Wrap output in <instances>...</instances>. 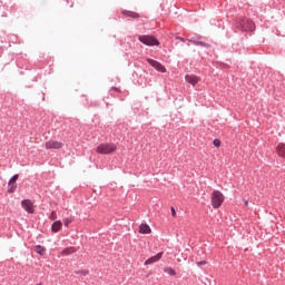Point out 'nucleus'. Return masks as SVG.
<instances>
[{
	"mask_svg": "<svg viewBox=\"0 0 285 285\" xmlns=\"http://www.w3.org/2000/svg\"><path fill=\"white\" fill-rule=\"evenodd\" d=\"M188 42L206 49L212 48V45H208V42H203V36H199L198 33H193L190 38H188Z\"/></svg>",
	"mask_w": 285,
	"mask_h": 285,
	"instance_id": "nucleus-1",
	"label": "nucleus"
},
{
	"mask_svg": "<svg viewBox=\"0 0 285 285\" xmlns=\"http://www.w3.org/2000/svg\"><path fill=\"white\" fill-rule=\"evenodd\" d=\"M225 197L219 190H214L212 195V206L217 209L224 203Z\"/></svg>",
	"mask_w": 285,
	"mask_h": 285,
	"instance_id": "nucleus-2",
	"label": "nucleus"
},
{
	"mask_svg": "<svg viewBox=\"0 0 285 285\" xmlns=\"http://www.w3.org/2000/svg\"><path fill=\"white\" fill-rule=\"evenodd\" d=\"M138 40L148 47L159 46L160 42L155 38V36H138Z\"/></svg>",
	"mask_w": 285,
	"mask_h": 285,
	"instance_id": "nucleus-3",
	"label": "nucleus"
},
{
	"mask_svg": "<svg viewBox=\"0 0 285 285\" xmlns=\"http://www.w3.org/2000/svg\"><path fill=\"white\" fill-rule=\"evenodd\" d=\"M237 24L242 26L243 30L246 32H253L256 28L255 22H253V20H249V18H240Z\"/></svg>",
	"mask_w": 285,
	"mask_h": 285,
	"instance_id": "nucleus-4",
	"label": "nucleus"
},
{
	"mask_svg": "<svg viewBox=\"0 0 285 285\" xmlns=\"http://www.w3.org/2000/svg\"><path fill=\"white\" fill-rule=\"evenodd\" d=\"M117 146L115 144H101L97 147V153L101 155H109L116 151Z\"/></svg>",
	"mask_w": 285,
	"mask_h": 285,
	"instance_id": "nucleus-5",
	"label": "nucleus"
},
{
	"mask_svg": "<svg viewBox=\"0 0 285 285\" xmlns=\"http://www.w3.org/2000/svg\"><path fill=\"white\" fill-rule=\"evenodd\" d=\"M147 62L155 68L157 71L165 73L166 68L163 66L161 62H158V60H153V58H147Z\"/></svg>",
	"mask_w": 285,
	"mask_h": 285,
	"instance_id": "nucleus-6",
	"label": "nucleus"
},
{
	"mask_svg": "<svg viewBox=\"0 0 285 285\" xmlns=\"http://www.w3.org/2000/svg\"><path fill=\"white\" fill-rule=\"evenodd\" d=\"M21 206L27 213L35 214V204H32L29 199H23L21 202Z\"/></svg>",
	"mask_w": 285,
	"mask_h": 285,
	"instance_id": "nucleus-7",
	"label": "nucleus"
},
{
	"mask_svg": "<svg viewBox=\"0 0 285 285\" xmlns=\"http://www.w3.org/2000/svg\"><path fill=\"white\" fill-rule=\"evenodd\" d=\"M46 149H61L63 147L62 142L55 141V140H49L45 144Z\"/></svg>",
	"mask_w": 285,
	"mask_h": 285,
	"instance_id": "nucleus-8",
	"label": "nucleus"
},
{
	"mask_svg": "<svg viewBox=\"0 0 285 285\" xmlns=\"http://www.w3.org/2000/svg\"><path fill=\"white\" fill-rule=\"evenodd\" d=\"M121 14L124 17L130 18V19H135L138 20L140 18V16L138 13H136V11H127L126 9H124L121 11Z\"/></svg>",
	"mask_w": 285,
	"mask_h": 285,
	"instance_id": "nucleus-9",
	"label": "nucleus"
},
{
	"mask_svg": "<svg viewBox=\"0 0 285 285\" xmlns=\"http://www.w3.org/2000/svg\"><path fill=\"white\" fill-rule=\"evenodd\" d=\"M185 80H186L188 83H190V85H193V86L195 87V86L198 83L199 78L196 77V76H194V75H187V76L185 77Z\"/></svg>",
	"mask_w": 285,
	"mask_h": 285,
	"instance_id": "nucleus-10",
	"label": "nucleus"
},
{
	"mask_svg": "<svg viewBox=\"0 0 285 285\" xmlns=\"http://www.w3.org/2000/svg\"><path fill=\"white\" fill-rule=\"evenodd\" d=\"M161 257H163V253H158L157 255H155V256L148 258V259L145 262V265L154 264V263L158 262Z\"/></svg>",
	"mask_w": 285,
	"mask_h": 285,
	"instance_id": "nucleus-11",
	"label": "nucleus"
},
{
	"mask_svg": "<svg viewBox=\"0 0 285 285\" xmlns=\"http://www.w3.org/2000/svg\"><path fill=\"white\" fill-rule=\"evenodd\" d=\"M62 227V223L60 220H56L52 225H51V232L52 233H58Z\"/></svg>",
	"mask_w": 285,
	"mask_h": 285,
	"instance_id": "nucleus-12",
	"label": "nucleus"
},
{
	"mask_svg": "<svg viewBox=\"0 0 285 285\" xmlns=\"http://www.w3.org/2000/svg\"><path fill=\"white\" fill-rule=\"evenodd\" d=\"M279 157L285 158V144H279L276 148Z\"/></svg>",
	"mask_w": 285,
	"mask_h": 285,
	"instance_id": "nucleus-13",
	"label": "nucleus"
},
{
	"mask_svg": "<svg viewBox=\"0 0 285 285\" xmlns=\"http://www.w3.org/2000/svg\"><path fill=\"white\" fill-rule=\"evenodd\" d=\"M151 232L150 227L147 224H141L139 226L140 234H149Z\"/></svg>",
	"mask_w": 285,
	"mask_h": 285,
	"instance_id": "nucleus-14",
	"label": "nucleus"
},
{
	"mask_svg": "<svg viewBox=\"0 0 285 285\" xmlns=\"http://www.w3.org/2000/svg\"><path fill=\"white\" fill-rule=\"evenodd\" d=\"M75 252H76L75 247H67V248L62 249L61 255L62 256H68V255L73 254Z\"/></svg>",
	"mask_w": 285,
	"mask_h": 285,
	"instance_id": "nucleus-15",
	"label": "nucleus"
},
{
	"mask_svg": "<svg viewBox=\"0 0 285 285\" xmlns=\"http://www.w3.org/2000/svg\"><path fill=\"white\" fill-rule=\"evenodd\" d=\"M35 252L38 253L39 255L43 256L46 254V248L41 245L35 246Z\"/></svg>",
	"mask_w": 285,
	"mask_h": 285,
	"instance_id": "nucleus-16",
	"label": "nucleus"
},
{
	"mask_svg": "<svg viewBox=\"0 0 285 285\" xmlns=\"http://www.w3.org/2000/svg\"><path fill=\"white\" fill-rule=\"evenodd\" d=\"M120 92H121V90L118 89V88H116V87H112V88L109 90V95H110L111 97H114V98L117 97L116 94H120Z\"/></svg>",
	"mask_w": 285,
	"mask_h": 285,
	"instance_id": "nucleus-17",
	"label": "nucleus"
},
{
	"mask_svg": "<svg viewBox=\"0 0 285 285\" xmlns=\"http://www.w3.org/2000/svg\"><path fill=\"white\" fill-rule=\"evenodd\" d=\"M17 180H19V174H16L11 177V179L8 183V186L10 185H14V183H17Z\"/></svg>",
	"mask_w": 285,
	"mask_h": 285,
	"instance_id": "nucleus-18",
	"label": "nucleus"
},
{
	"mask_svg": "<svg viewBox=\"0 0 285 285\" xmlns=\"http://www.w3.org/2000/svg\"><path fill=\"white\" fill-rule=\"evenodd\" d=\"M164 272L169 274L170 276H175L176 272L171 267H165Z\"/></svg>",
	"mask_w": 285,
	"mask_h": 285,
	"instance_id": "nucleus-19",
	"label": "nucleus"
},
{
	"mask_svg": "<svg viewBox=\"0 0 285 285\" xmlns=\"http://www.w3.org/2000/svg\"><path fill=\"white\" fill-rule=\"evenodd\" d=\"M14 191H17V185L11 184V185L9 186L8 193H9V194H14Z\"/></svg>",
	"mask_w": 285,
	"mask_h": 285,
	"instance_id": "nucleus-20",
	"label": "nucleus"
},
{
	"mask_svg": "<svg viewBox=\"0 0 285 285\" xmlns=\"http://www.w3.org/2000/svg\"><path fill=\"white\" fill-rule=\"evenodd\" d=\"M72 222H73L72 217L63 219V224H65L66 227H68Z\"/></svg>",
	"mask_w": 285,
	"mask_h": 285,
	"instance_id": "nucleus-21",
	"label": "nucleus"
},
{
	"mask_svg": "<svg viewBox=\"0 0 285 285\" xmlns=\"http://www.w3.org/2000/svg\"><path fill=\"white\" fill-rule=\"evenodd\" d=\"M88 273H89V271H88V269H83V271H75V274H77V275L81 274V275L86 276Z\"/></svg>",
	"mask_w": 285,
	"mask_h": 285,
	"instance_id": "nucleus-22",
	"label": "nucleus"
},
{
	"mask_svg": "<svg viewBox=\"0 0 285 285\" xmlns=\"http://www.w3.org/2000/svg\"><path fill=\"white\" fill-rule=\"evenodd\" d=\"M176 40H179L181 42H188V38H181V36H176Z\"/></svg>",
	"mask_w": 285,
	"mask_h": 285,
	"instance_id": "nucleus-23",
	"label": "nucleus"
},
{
	"mask_svg": "<svg viewBox=\"0 0 285 285\" xmlns=\"http://www.w3.org/2000/svg\"><path fill=\"white\" fill-rule=\"evenodd\" d=\"M57 218V214L55 210L51 212L49 219L55 220Z\"/></svg>",
	"mask_w": 285,
	"mask_h": 285,
	"instance_id": "nucleus-24",
	"label": "nucleus"
},
{
	"mask_svg": "<svg viewBox=\"0 0 285 285\" xmlns=\"http://www.w3.org/2000/svg\"><path fill=\"white\" fill-rule=\"evenodd\" d=\"M220 145H222V142H220L219 139H215V140H214V146H215V147L218 148V147H220Z\"/></svg>",
	"mask_w": 285,
	"mask_h": 285,
	"instance_id": "nucleus-25",
	"label": "nucleus"
},
{
	"mask_svg": "<svg viewBox=\"0 0 285 285\" xmlns=\"http://www.w3.org/2000/svg\"><path fill=\"white\" fill-rule=\"evenodd\" d=\"M170 210H171V215H173V217H176V216H177V213H176L175 208H174V207H171V208H170Z\"/></svg>",
	"mask_w": 285,
	"mask_h": 285,
	"instance_id": "nucleus-26",
	"label": "nucleus"
},
{
	"mask_svg": "<svg viewBox=\"0 0 285 285\" xmlns=\"http://www.w3.org/2000/svg\"><path fill=\"white\" fill-rule=\"evenodd\" d=\"M196 264H197V266H202V265H206L207 262L206 261H202V262H197Z\"/></svg>",
	"mask_w": 285,
	"mask_h": 285,
	"instance_id": "nucleus-27",
	"label": "nucleus"
},
{
	"mask_svg": "<svg viewBox=\"0 0 285 285\" xmlns=\"http://www.w3.org/2000/svg\"><path fill=\"white\" fill-rule=\"evenodd\" d=\"M245 205H246V206L248 205V202H247V200L245 202Z\"/></svg>",
	"mask_w": 285,
	"mask_h": 285,
	"instance_id": "nucleus-28",
	"label": "nucleus"
}]
</instances>
